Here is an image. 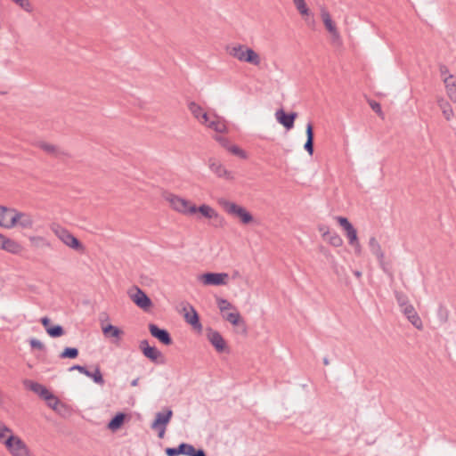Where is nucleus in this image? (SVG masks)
Listing matches in <instances>:
<instances>
[{"instance_id": "1", "label": "nucleus", "mask_w": 456, "mask_h": 456, "mask_svg": "<svg viewBox=\"0 0 456 456\" xmlns=\"http://www.w3.org/2000/svg\"><path fill=\"white\" fill-rule=\"evenodd\" d=\"M164 199L169 202L171 208L177 212L185 215H193L200 213V207L195 204H191V201L180 198L170 192H164Z\"/></svg>"}, {"instance_id": "2", "label": "nucleus", "mask_w": 456, "mask_h": 456, "mask_svg": "<svg viewBox=\"0 0 456 456\" xmlns=\"http://www.w3.org/2000/svg\"><path fill=\"white\" fill-rule=\"evenodd\" d=\"M219 204L228 215L239 218L243 224L253 221V216L245 208L225 199H220Z\"/></svg>"}, {"instance_id": "3", "label": "nucleus", "mask_w": 456, "mask_h": 456, "mask_svg": "<svg viewBox=\"0 0 456 456\" xmlns=\"http://www.w3.org/2000/svg\"><path fill=\"white\" fill-rule=\"evenodd\" d=\"M337 222L346 231V235L348 239V243L354 247L356 255L362 252V247L358 240L357 231L346 217L336 216Z\"/></svg>"}, {"instance_id": "4", "label": "nucleus", "mask_w": 456, "mask_h": 456, "mask_svg": "<svg viewBox=\"0 0 456 456\" xmlns=\"http://www.w3.org/2000/svg\"><path fill=\"white\" fill-rule=\"evenodd\" d=\"M53 231L54 232L55 235L70 248L78 252L84 250L85 248L83 243L64 227L61 225H55L53 228Z\"/></svg>"}, {"instance_id": "5", "label": "nucleus", "mask_w": 456, "mask_h": 456, "mask_svg": "<svg viewBox=\"0 0 456 456\" xmlns=\"http://www.w3.org/2000/svg\"><path fill=\"white\" fill-rule=\"evenodd\" d=\"M4 444L12 456H29L26 444L13 434L5 438Z\"/></svg>"}, {"instance_id": "6", "label": "nucleus", "mask_w": 456, "mask_h": 456, "mask_svg": "<svg viewBox=\"0 0 456 456\" xmlns=\"http://www.w3.org/2000/svg\"><path fill=\"white\" fill-rule=\"evenodd\" d=\"M172 416L173 411L170 409H167L164 411H159L156 413L151 428L158 431L159 438L164 437L166 428L170 422Z\"/></svg>"}, {"instance_id": "7", "label": "nucleus", "mask_w": 456, "mask_h": 456, "mask_svg": "<svg viewBox=\"0 0 456 456\" xmlns=\"http://www.w3.org/2000/svg\"><path fill=\"white\" fill-rule=\"evenodd\" d=\"M201 123L206 124L208 128L216 133H224L226 131L225 120L215 112L208 111L201 113Z\"/></svg>"}, {"instance_id": "8", "label": "nucleus", "mask_w": 456, "mask_h": 456, "mask_svg": "<svg viewBox=\"0 0 456 456\" xmlns=\"http://www.w3.org/2000/svg\"><path fill=\"white\" fill-rule=\"evenodd\" d=\"M165 453L167 456H200V448L197 449L187 443H181L177 447H167Z\"/></svg>"}, {"instance_id": "9", "label": "nucleus", "mask_w": 456, "mask_h": 456, "mask_svg": "<svg viewBox=\"0 0 456 456\" xmlns=\"http://www.w3.org/2000/svg\"><path fill=\"white\" fill-rule=\"evenodd\" d=\"M132 301L143 311H149L152 306L151 297L142 289L135 287V292L130 294Z\"/></svg>"}, {"instance_id": "10", "label": "nucleus", "mask_w": 456, "mask_h": 456, "mask_svg": "<svg viewBox=\"0 0 456 456\" xmlns=\"http://www.w3.org/2000/svg\"><path fill=\"white\" fill-rule=\"evenodd\" d=\"M149 331L153 338L158 339L163 345L170 346L173 344V338L167 329L160 328L155 323H150Z\"/></svg>"}, {"instance_id": "11", "label": "nucleus", "mask_w": 456, "mask_h": 456, "mask_svg": "<svg viewBox=\"0 0 456 456\" xmlns=\"http://www.w3.org/2000/svg\"><path fill=\"white\" fill-rule=\"evenodd\" d=\"M207 336L208 341L217 353H229L227 344L220 332L208 329Z\"/></svg>"}, {"instance_id": "12", "label": "nucleus", "mask_w": 456, "mask_h": 456, "mask_svg": "<svg viewBox=\"0 0 456 456\" xmlns=\"http://www.w3.org/2000/svg\"><path fill=\"white\" fill-rule=\"evenodd\" d=\"M69 371L77 370L81 374H84L86 377L92 379L94 383L98 384V385H102L104 383V379H103V376H102V374L101 372V370H100L99 366H95L94 367V370L91 371V370H89L87 369L86 366H83V365H79V364H75V365L71 366L69 369Z\"/></svg>"}, {"instance_id": "13", "label": "nucleus", "mask_w": 456, "mask_h": 456, "mask_svg": "<svg viewBox=\"0 0 456 456\" xmlns=\"http://www.w3.org/2000/svg\"><path fill=\"white\" fill-rule=\"evenodd\" d=\"M226 273H205L201 274V282L205 285L221 286L227 283Z\"/></svg>"}, {"instance_id": "14", "label": "nucleus", "mask_w": 456, "mask_h": 456, "mask_svg": "<svg viewBox=\"0 0 456 456\" xmlns=\"http://www.w3.org/2000/svg\"><path fill=\"white\" fill-rule=\"evenodd\" d=\"M139 349L142 354L152 362L158 363L159 359L162 357L161 352L154 346H150L147 339H143L139 344Z\"/></svg>"}, {"instance_id": "15", "label": "nucleus", "mask_w": 456, "mask_h": 456, "mask_svg": "<svg viewBox=\"0 0 456 456\" xmlns=\"http://www.w3.org/2000/svg\"><path fill=\"white\" fill-rule=\"evenodd\" d=\"M209 169L218 177L224 178L225 180H232L233 175L232 172L228 171L221 162L216 159H209Z\"/></svg>"}, {"instance_id": "16", "label": "nucleus", "mask_w": 456, "mask_h": 456, "mask_svg": "<svg viewBox=\"0 0 456 456\" xmlns=\"http://www.w3.org/2000/svg\"><path fill=\"white\" fill-rule=\"evenodd\" d=\"M297 114L296 112L286 113L283 109H280L275 112L277 121L281 124L287 130L294 127L295 119Z\"/></svg>"}, {"instance_id": "17", "label": "nucleus", "mask_w": 456, "mask_h": 456, "mask_svg": "<svg viewBox=\"0 0 456 456\" xmlns=\"http://www.w3.org/2000/svg\"><path fill=\"white\" fill-rule=\"evenodd\" d=\"M28 385L27 386L29 390L37 394L44 401L53 399V392H51L45 386L36 382V381H26Z\"/></svg>"}, {"instance_id": "18", "label": "nucleus", "mask_w": 456, "mask_h": 456, "mask_svg": "<svg viewBox=\"0 0 456 456\" xmlns=\"http://www.w3.org/2000/svg\"><path fill=\"white\" fill-rule=\"evenodd\" d=\"M183 309L184 311L183 316L185 321L191 324L193 329L200 331V314L197 310L189 304L184 305Z\"/></svg>"}, {"instance_id": "19", "label": "nucleus", "mask_w": 456, "mask_h": 456, "mask_svg": "<svg viewBox=\"0 0 456 456\" xmlns=\"http://www.w3.org/2000/svg\"><path fill=\"white\" fill-rule=\"evenodd\" d=\"M402 312L417 330H421L423 329V322L412 305L405 306Z\"/></svg>"}, {"instance_id": "20", "label": "nucleus", "mask_w": 456, "mask_h": 456, "mask_svg": "<svg viewBox=\"0 0 456 456\" xmlns=\"http://www.w3.org/2000/svg\"><path fill=\"white\" fill-rule=\"evenodd\" d=\"M321 12H322V19L325 25V28L331 34L333 40L334 41L338 40L340 38V35H339V32H338L335 23L333 22V20L330 17V14L325 8H322Z\"/></svg>"}, {"instance_id": "21", "label": "nucleus", "mask_w": 456, "mask_h": 456, "mask_svg": "<svg viewBox=\"0 0 456 456\" xmlns=\"http://www.w3.org/2000/svg\"><path fill=\"white\" fill-rule=\"evenodd\" d=\"M223 317L224 320L229 322L232 325L237 326L240 329H241L242 334H247V326L246 322L241 317L240 314L238 311L229 313V314H224Z\"/></svg>"}, {"instance_id": "22", "label": "nucleus", "mask_w": 456, "mask_h": 456, "mask_svg": "<svg viewBox=\"0 0 456 456\" xmlns=\"http://www.w3.org/2000/svg\"><path fill=\"white\" fill-rule=\"evenodd\" d=\"M104 337L108 338H114L113 343L118 344L124 334V331L118 326L108 323L102 328Z\"/></svg>"}, {"instance_id": "23", "label": "nucleus", "mask_w": 456, "mask_h": 456, "mask_svg": "<svg viewBox=\"0 0 456 456\" xmlns=\"http://www.w3.org/2000/svg\"><path fill=\"white\" fill-rule=\"evenodd\" d=\"M201 216L212 219L213 225L216 227L222 226L224 224V218L214 208L205 204H201Z\"/></svg>"}, {"instance_id": "24", "label": "nucleus", "mask_w": 456, "mask_h": 456, "mask_svg": "<svg viewBox=\"0 0 456 456\" xmlns=\"http://www.w3.org/2000/svg\"><path fill=\"white\" fill-rule=\"evenodd\" d=\"M126 419V413L118 411L110 419L107 428L112 432H116L122 428Z\"/></svg>"}, {"instance_id": "25", "label": "nucleus", "mask_w": 456, "mask_h": 456, "mask_svg": "<svg viewBox=\"0 0 456 456\" xmlns=\"http://www.w3.org/2000/svg\"><path fill=\"white\" fill-rule=\"evenodd\" d=\"M369 247L371 253L376 256L381 266L384 265V252L381 248L380 244L375 237H370L369 240Z\"/></svg>"}, {"instance_id": "26", "label": "nucleus", "mask_w": 456, "mask_h": 456, "mask_svg": "<svg viewBox=\"0 0 456 456\" xmlns=\"http://www.w3.org/2000/svg\"><path fill=\"white\" fill-rule=\"evenodd\" d=\"M306 142H305L304 149L309 153L310 156L314 154V127L311 122L306 124L305 127Z\"/></svg>"}, {"instance_id": "27", "label": "nucleus", "mask_w": 456, "mask_h": 456, "mask_svg": "<svg viewBox=\"0 0 456 456\" xmlns=\"http://www.w3.org/2000/svg\"><path fill=\"white\" fill-rule=\"evenodd\" d=\"M452 75L444 77V83L446 88L448 97L456 103V82L452 81Z\"/></svg>"}, {"instance_id": "28", "label": "nucleus", "mask_w": 456, "mask_h": 456, "mask_svg": "<svg viewBox=\"0 0 456 456\" xmlns=\"http://www.w3.org/2000/svg\"><path fill=\"white\" fill-rule=\"evenodd\" d=\"M1 249L12 254H18L21 250V246L17 241L5 237Z\"/></svg>"}, {"instance_id": "29", "label": "nucleus", "mask_w": 456, "mask_h": 456, "mask_svg": "<svg viewBox=\"0 0 456 456\" xmlns=\"http://www.w3.org/2000/svg\"><path fill=\"white\" fill-rule=\"evenodd\" d=\"M437 104L441 109L444 118L448 121L451 120L454 116L451 104L444 98L438 99Z\"/></svg>"}, {"instance_id": "30", "label": "nucleus", "mask_w": 456, "mask_h": 456, "mask_svg": "<svg viewBox=\"0 0 456 456\" xmlns=\"http://www.w3.org/2000/svg\"><path fill=\"white\" fill-rule=\"evenodd\" d=\"M39 147L46 153L57 158L61 157V155H64V152L61 151L59 148L45 142H41L39 143Z\"/></svg>"}, {"instance_id": "31", "label": "nucleus", "mask_w": 456, "mask_h": 456, "mask_svg": "<svg viewBox=\"0 0 456 456\" xmlns=\"http://www.w3.org/2000/svg\"><path fill=\"white\" fill-rule=\"evenodd\" d=\"M243 61L257 66L260 64L261 60L257 53L248 47V49L245 50V59Z\"/></svg>"}, {"instance_id": "32", "label": "nucleus", "mask_w": 456, "mask_h": 456, "mask_svg": "<svg viewBox=\"0 0 456 456\" xmlns=\"http://www.w3.org/2000/svg\"><path fill=\"white\" fill-rule=\"evenodd\" d=\"M247 49H248V47L243 45H238L231 49L230 55L240 61H243L245 59V50Z\"/></svg>"}, {"instance_id": "33", "label": "nucleus", "mask_w": 456, "mask_h": 456, "mask_svg": "<svg viewBox=\"0 0 456 456\" xmlns=\"http://www.w3.org/2000/svg\"><path fill=\"white\" fill-rule=\"evenodd\" d=\"M46 333L53 338H60L65 334L64 328L60 324L51 325L47 328Z\"/></svg>"}, {"instance_id": "34", "label": "nucleus", "mask_w": 456, "mask_h": 456, "mask_svg": "<svg viewBox=\"0 0 456 456\" xmlns=\"http://www.w3.org/2000/svg\"><path fill=\"white\" fill-rule=\"evenodd\" d=\"M78 354L79 351L77 347L67 346L60 354L59 357L61 359H76L78 356Z\"/></svg>"}, {"instance_id": "35", "label": "nucleus", "mask_w": 456, "mask_h": 456, "mask_svg": "<svg viewBox=\"0 0 456 456\" xmlns=\"http://www.w3.org/2000/svg\"><path fill=\"white\" fill-rule=\"evenodd\" d=\"M53 399H48V401H45L48 407L53 409L57 412H61V408H64L65 405L63 403L60 401V399L53 393Z\"/></svg>"}, {"instance_id": "36", "label": "nucleus", "mask_w": 456, "mask_h": 456, "mask_svg": "<svg viewBox=\"0 0 456 456\" xmlns=\"http://www.w3.org/2000/svg\"><path fill=\"white\" fill-rule=\"evenodd\" d=\"M324 240L336 248L343 245L342 238L336 232H330Z\"/></svg>"}, {"instance_id": "37", "label": "nucleus", "mask_w": 456, "mask_h": 456, "mask_svg": "<svg viewBox=\"0 0 456 456\" xmlns=\"http://www.w3.org/2000/svg\"><path fill=\"white\" fill-rule=\"evenodd\" d=\"M395 297L398 305L401 307V311L407 305H410L409 299L406 294L402 291H395Z\"/></svg>"}, {"instance_id": "38", "label": "nucleus", "mask_w": 456, "mask_h": 456, "mask_svg": "<svg viewBox=\"0 0 456 456\" xmlns=\"http://www.w3.org/2000/svg\"><path fill=\"white\" fill-rule=\"evenodd\" d=\"M9 212H13V215L11 216L10 221L7 223H4V228H12L15 225L19 224L21 212H16L14 209H9Z\"/></svg>"}, {"instance_id": "39", "label": "nucleus", "mask_w": 456, "mask_h": 456, "mask_svg": "<svg viewBox=\"0 0 456 456\" xmlns=\"http://www.w3.org/2000/svg\"><path fill=\"white\" fill-rule=\"evenodd\" d=\"M19 225H20L24 229H30L33 226V219L32 217L25 213H21V216L19 222Z\"/></svg>"}, {"instance_id": "40", "label": "nucleus", "mask_w": 456, "mask_h": 456, "mask_svg": "<svg viewBox=\"0 0 456 456\" xmlns=\"http://www.w3.org/2000/svg\"><path fill=\"white\" fill-rule=\"evenodd\" d=\"M216 304L221 313L223 314L224 313L225 310L236 309L235 306L232 304H231L227 299L222 297L216 298Z\"/></svg>"}, {"instance_id": "41", "label": "nucleus", "mask_w": 456, "mask_h": 456, "mask_svg": "<svg viewBox=\"0 0 456 456\" xmlns=\"http://www.w3.org/2000/svg\"><path fill=\"white\" fill-rule=\"evenodd\" d=\"M228 151L231 153H232L233 155L240 157V159L247 158V153L243 150H241L240 147H238L237 145H230V147L228 148Z\"/></svg>"}, {"instance_id": "42", "label": "nucleus", "mask_w": 456, "mask_h": 456, "mask_svg": "<svg viewBox=\"0 0 456 456\" xmlns=\"http://www.w3.org/2000/svg\"><path fill=\"white\" fill-rule=\"evenodd\" d=\"M297 4V11L302 14L305 16H310V11L306 5V2H295Z\"/></svg>"}, {"instance_id": "43", "label": "nucleus", "mask_w": 456, "mask_h": 456, "mask_svg": "<svg viewBox=\"0 0 456 456\" xmlns=\"http://www.w3.org/2000/svg\"><path fill=\"white\" fill-rule=\"evenodd\" d=\"M189 109L195 117V118L200 119V105L195 102H191L189 103Z\"/></svg>"}, {"instance_id": "44", "label": "nucleus", "mask_w": 456, "mask_h": 456, "mask_svg": "<svg viewBox=\"0 0 456 456\" xmlns=\"http://www.w3.org/2000/svg\"><path fill=\"white\" fill-rule=\"evenodd\" d=\"M438 317L443 322H446L448 320V311L443 305H440L438 308Z\"/></svg>"}, {"instance_id": "45", "label": "nucleus", "mask_w": 456, "mask_h": 456, "mask_svg": "<svg viewBox=\"0 0 456 456\" xmlns=\"http://www.w3.org/2000/svg\"><path fill=\"white\" fill-rule=\"evenodd\" d=\"M29 345L32 349L44 350L45 345L37 338H31L29 341Z\"/></svg>"}, {"instance_id": "46", "label": "nucleus", "mask_w": 456, "mask_h": 456, "mask_svg": "<svg viewBox=\"0 0 456 456\" xmlns=\"http://www.w3.org/2000/svg\"><path fill=\"white\" fill-rule=\"evenodd\" d=\"M7 434H12V430L0 421V439L5 438Z\"/></svg>"}, {"instance_id": "47", "label": "nucleus", "mask_w": 456, "mask_h": 456, "mask_svg": "<svg viewBox=\"0 0 456 456\" xmlns=\"http://www.w3.org/2000/svg\"><path fill=\"white\" fill-rule=\"evenodd\" d=\"M19 6L28 12H31L34 9L32 2H15Z\"/></svg>"}, {"instance_id": "48", "label": "nucleus", "mask_w": 456, "mask_h": 456, "mask_svg": "<svg viewBox=\"0 0 456 456\" xmlns=\"http://www.w3.org/2000/svg\"><path fill=\"white\" fill-rule=\"evenodd\" d=\"M369 104L372 110L375 111L378 115L381 116L383 114L381 105L378 102L370 101Z\"/></svg>"}, {"instance_id": "49", "label": "nucleus", "mask_w": 456, "mask_h": 456, "mask_svg": "<svg viewBox=\"0 0 456 456\" xmlns=\"http://www.w3.org/2000/svg\"><path fill=\"white\" fill-rule=\"evenodd\" d=\"M215 139L226 150H228L231 145L229 140L224 136L216 135Z\"/></svg>"}, {"instance_id": "50", "label": "nucleus", "mask_w": 456, "mask_h": 456, "mask_svg": "<svg viewBox=\"0 0 456 456\" xmlns=\"http://www.w3.org/2000/svg\"><path fill=\"white\" fill-rule=\"evenodd\" d=\"M8 212H9V209L6 207L0 206V226H2V227L4 226V220Z\"/></svg>"}, {"instance_id": "51", "label": "nucleus", "mask_w": 456, "mask_h": 456, "mask_svg": "<svg viewBox=\"0 0 456 456\" xmlns=\"http://www.w3.org/2000/svg\"><path fill=\"white\" fill-rule=\"evenodd\" d=\"M318 230L322 232V238L325 239L331 232H330L329 227L325 224H320L318 226Z\"/></svg>"}, {"instance_id": "52", "label": "nucleus", "mask_w": 456, "mask_h": 456, "mask_svg": "<svg viewBox=\"0 0 456 456\" xmlns=\"http://www.w3.org/2000/svg\"><path fill=\"white\" fill-rule=\"evenodd\" d=\"M40 323L45 328V331L47 330V328H49L52 325L51 319L47 316H44L40 319Z\"/></svg>"}, {"instance_id": "53", "label": "nucleus", "mask_w": 456, "mask_h": 456, "mask_svg": "<svg viewBox=\"0 0 456 456\" xmlns=\"http://www.w3.org/2000/svg\"><path fill=\"white\" fill-rule=\"evenodd\" d=\"M439 71H440V74L442 77H447L449 74V69L446 65L444 64H440L439 65Z\"/></svg>"}, {"instance_id": "54", "label": "nucleus", "mask_w": 456, "mask_h": 456, "mask_svg": "<svg viewBox=\"0 0 456 456\" xmlns=\"http://www.w3.org/2000/svg\"><path fill=\"white\" fill-rule=\"evenodd\" d=\"M138 382H139V378H136V379L132 380L131 386L132 387H136L138 385Z\"/></svg>"}, {"instance_id": "55", "label": "nucleus", "mask_w": 456, "mask_h": 456, "mask_svg": "<svg viewBox=\"0 0 456 456\" xmlns=\"http://www.w3.org/2000/svg\"><path fill=\"white\" fill-rule=\"evenodd\" d=\"M5 236L0 233V248H2L3 241L4 240Z\"/></svg>"}, {"instance_id": "56", "label": "nucleus", "mask_w": 456, "mask_h": 456, "mask_svg": "<svg viewBox=\"0 0 456 456\" xmlns=\"http://www.w3.org/2000/svg\"><path fill=\"white\" fill-rule=\"evenodd\" d=\"M354 274L357 277V278H360L362 276V272L360 271H354Z\"/></svg>"}, {"instance_id": "57", "label": "nucleus", "mask_w": 456, "mask_h": 456, "mask_svg": "<svg viewBox=\"0 0 456 456\" xmlns=\"http://www.w3.org/2000/svg\"><path fill=\"white\" fill-rule=\"evenodd\" d=\"M329 363H330V361H329L328 357H324L323 358V364L324 365H328Z\"/></svg>"}, {"instance_id": "58", "label": "nucleus", "mask_w": 456, "mask_h": 456, "mask_svg": "<svg viewBox=\"0 0 456 456\" xmlns=\"http://www.w3.org/2000/svg\"><path fill=\"white\" fill-rule=\"evenodd\" d=\"M201 456H207L205 452L201 449Z\"/></svg>"}]
</instances>
